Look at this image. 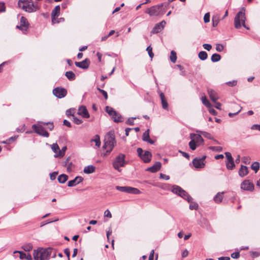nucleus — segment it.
Returning a JSON list of instances; mask_svg holds the SVG:
<instances>
[{
	"label": "nucleus",
	"mask_w": 260,
	"mask_h": 260,
	"mask_svg": "<svg viewBox=\"0 0 260 260\" xmlns=\"http://www.w3.org/2000/svg\"><path fill=\"white\" fill-rule=\"evenodd\" d=\"M168 6V4L163 3L153 6L147 9L145 12L150 16H161L166 13Z\"/></svg>",
	"instance_id": "nucleus-1"
},
{
	"label": "nucleus",
	"mask_w": 260,
	"mask_h": 260,
	"mask_svg": "<svg viewBox=\"0 0 260 260\" xmlns=\"http://www.w3.org/2000/svg\"><path fill=\"white\" fill-rule=\"evenodd\" d=\"M116 141L115 140V136L113 132H109L106 135L104 140V145L103 148L106 150L104 156L109 154L113 150Z\"/></svg>",
	"instance_id": "nucleus-2"
},
{
	"label": "nucleus",
	"mask_w": 260,
	"mask_h": 260,
	"mask_svg": "<svg viewBox=\"0 0 260 260\" xmlns=\"http://www.w3.org/2000/svg\"><path fill=\"white\" fill-rule=\"evenodd\" d=\"M52 248H39L34 250L33 255L35 260H49L52 253Z\"/></svg>",
	"instance_id": "nucleus-3"
},
{
	"label": "nucleus",
	"mask_w": 260,
	"mask_h": 260,
	"mask_svg": "<svg viewBox=\"0 0 260 260\" xmlns=\"http://www.w3.org/2000/svg\"><path fill=\"white\" fill-rule=\"evenodd\" d=\"M245 9L242 8L240 11L237 14L234 19V26L237 29H240L242 26L246 29H249V28L245 24Z\"/></svg>",
	"instance_id": "nucleus-4"
},
{
	"label": "nucleus",
	"mask_w": 260,
	"mask_h": 260,
	"mask_svg": "<svg viewBox=\"0 0 260 260\" xmlns=\"http://www.w3.org/2000/svg\"><path fill=\"white\" fill-rule=\"evenodd\" d=\"M18 5L20 8L28 13L35 12L39 9L37 4H34L32 0H19Z\"/></svg>",
	"instance_id": "nucleus-5"
},
{
	"label": "nucleus",
	"mask_w": 260,
	"mask_h": 260,
	"mask_svg": "<svg viewBox=\"0 0 260 260\" xmlns=\"http://www.w3.org/2000/svg\"><path fill=\"white\" fill-rule=\"evenodd\" d=\"M125 158V155L124 154L120 153L117 155L112 163L114 168L118 171H120V168L124 167L127 163Z\"/></svg>",
	"instance_id": "nucleus-6"
},
{
	"label": "nucleus",
	"mask_w": 260,
	"mask_h": 260,
	"mask_svg": "<svg viewBox=\"0 0 260 260\" xmlns=\"http://www.w3.org/2000/svg\"><path fill=\"white\" fill-rule=\"evenodd\" d=\"M171 191L187 200L188 202H190L192 200V198L184 190L178 185L172 186Z\"/></svg>",
	"instance_id": "nucleus-7"
},
{
	"label": "nucleus",
	"mask_w": 260,
	"mask_h": 260,
	"mask_svg": "<svg viewBox=\"0 0 260 260\" xmlns=\"http://www.w3.org/2000/svg\"><path fill=\"white\" fill-rule=\"evenodd\" d=\"M138 156L145 163L150 161L152 157L151 153L149 151H146L143 153V150L141 148H138L137 150Z\"/></svg>",
	"instance_id": "nucleus-8"
},
{
	"label": "nucleus",
	"mask_w": 260,
	"mask_h": 260,
	"mask_svg": "<svg viewBox=\"0 0 260 260\" xmlns=\"http://www.w3.org/2000/svg\"><path fill=\"white\" fill-rule=\"evenodd\" d=\"M106 112L112 117L116 122H120L123 121L121 115L117 113L114 109L109 106L106 107Z\"/></svg>",
	"instance_id": "nucleus-9"
},
{
	"label": "nucleus",
	"mask_w": 260,
	"mask_h": 260,
	"mask_svg": "<svg viewBox=\"0 0 260 260\" xmlns=\"http://www.w3.org/2000/svg\"><path fill=\"white\" fill-rule=\"evenodd\" d=\"M115 188L117 190L120 191L126 192L128 193L137 194L140 193V191L138 189L130 186H116Z\"/></svg>",
	"instance_id": "nucleus-10"
},
{
	"label": "nucleus",
	"mask_w": 260,
	"mask_h": 260,
	"mask_svg": "<svg viewBox=\"0 0 260 260\" xmlns=\"http://www.w3.org/2000/svg\"><path fill=\"white\" fill-rule=\"evenodd\" d=\"M206 158V155H203L201 157H196L192 160V164L197 169L203 168L205 166V159Z\"/></svg>",
	"instance_id": "nucleus-11"
},
{
	"label": "nucleus",
	"mask_w": 260,
	"mask_h": 260,
	"mask_svg": "<svg viewBox=\"0 0 260 260\" xmlns=\"http://www.w3.org/2000/svg\"><path fill=\"white\" fill-rule=\"evenodd\" d=\"M33 130L38 134L44 137H48L49 134L45 129L42 125L34 124L32 126Z\"/></svg>",
	"instance_id": "nucleus-12"
},
{
	"label": "nucleus",
	"mask_w": 260,
	"mask_h": 260,
	"mask_svg": "<svg viewBox=\"0 0 260 260\" xmlns=\"http://www.w3.org/2000/svg\"><path fill=\"white\" fill-rule=\"evenodd\" d=\"M53 93L57 98L61 99L67 95V91L63 88L56 87L53 89Z\"/></svg>",
	"instance_id": "nucleus-13"
},
{
	"label": "nucleus",
	"mask_w": 260,
	"mask_h": 260,
	"mask_svg": "<svg viewBox=\"0 0 260 260\" xmlns=\"http://www.w3.org/2000/svg\"><path fill=\"white\" fill-rule=\"evenodd\" d=\"M28 22L26 18L22 16L20 20V25L17 27L20 29L23 33H25L28 28Z\"/></svg>",
	"instance_id": "nucleus-14"
},
{
	"label": "nucleus",
	"mask_w": 260,
	"mask_h": 260,
	"mask_svg": "<svg viewBox=\"0 0 260 260\" xmlns=\"http://www.w3.org/2000/svg\"><path fill=\"white\" fill-rule=\"evenodd\" d=\"M254 185L248 180L243 181L241 184V188L244 190L252 191L254 189Z\"/></svg>",
	"instance_id": "nucleus-15"
},
{
	"label": "nucleus",
	"mask_w": 260,
	"mask_h": 260,
	"mask_svg": "<svg viewBox=\"0 0 260 260\" xmlns=\"http://www.w3.org/2000/svg\"><path fill=\"white\" fill-rule=\"evenodd\" d=\"M60 7L59 5L55 6L51 12L52 22L53 23H58L59 21L57 20L56 17H58L60 14Z\"/></svg>",
	"instance_id": "nucleus-16"
},
{
	"label": "nucleus",
	"mask_w": 260,
	"mask_h": 260,
	"mask_svg": "<svg viewBox=\"0 0 260 260\" xmlns=\"http://www.w3.org/2000/svg\"><path fill=\"white\" fill-rule=\"evenodd\" d=\"M166 24V21L162 20L160 22L155 24L151 30V33L154 34L159 32L164 28Z\"/></svg>",
	"instance_id": "nucleus-17"
},
{
	"label": "nucleus",
	"mask_w": 260,
	"mask_h": 260,
	"mask_svg": "<svg viewBox=\"0 0 260 260\" xmlns=\"http://www.w3.org/2000/svg\"><path fill=\"white\" fill-rule=\"evenodd\" d=\"M77 114L85 118H88L90 117V115L84 106H81L79 107Z\"/></svg>",
	"instance_id": "nucleus-18"
},
{
	"label": "nucleus",
	"mask_w": 260,
	"mask_h": 260,
	"mask_svg": "<svg viewBox=\"0 0 260 260\" xmlns=\"http://www.w3.org/2000/svg\"><path fill=\"white\" fill-rule=\"evenodd\" d=\"M76 66L78 68L83 69H87L88 68L90 64V60L88 58H86L82 61L75 62Z\"/></svg>",
	"instance_id": "nucleus-19"
},
{
	"label": "nucleus",
	"mask_w": 260,
	"mask_h": 260,
	"mask_svg": "<svg viewBox=\"0 0 260 260\" xmlns=\"http://www.w3.org/2000/svg\"><path fill=\"white\" fill-rule=\"evenodd\" d=\"M161 167V164L159 161L156 162L153 166L148 168L147 171H148L151 173H155L159 170Z\"/></svg>",
	"instance_id": "nucleus-20"
},
{
	"label": "nucleus",
	"mask_w": 260,
	"mask_h": 260,
	"mask_svg": "<svg viewBox=\"0 0 260 260\" xmlns=\"http://www.w3.org/2000/svg\"><path fill=\"white\" fill-rule=\"evenodd\" d=\"M142 140L147 142L151 144H153L154 143V141L151 140L149 137V129H148L146 131H145L143 134L142 137Z\"/></svg>",
	"instance_id": "nucleus-21"
},
{
	"label": "nucleus",
	"mask_w": 260,
	"mask_h": 260,
	"mask_svg": "<svg viewBox=\"0 0 260 260\" xmlns=\"http://www.w3.org/2000/svg\"><path fill=\"white\" fill-rule=\"evenodd\" d=\"M19 253L20 254L19 258L21 259H26L27 260H32V257L30 254L25 253L20 251H15L14 253Z\"/></svg>",
	"instance_id": "nucleus-22"
},
{
	"label": "nucleus",
	"mask_w": 260,
	"mask_h": 260,
	"mask_svg": "<svg viewBox=\"0 0 260 260\" xmlns=\"http://www.w3.org/2000/svg\"><path fill=\"white\" fill-rule=\"evenodd\" d=\"M208 92L210 99L213 102L215 103V102L218 99L217 93L214 90L210 89L208 90Z\"/></svg>",
	"instance_id": "nucleus-23"
},
{
	"label": "nucleus",
	"mask_w": 260,
	"mask_h": 260,
	"mask_svg": "<svg viewBox=\"0 0 260 260\" xmlns=\"http://www.w3.org/2000/svg\"><path fill=\"white\" fill-rule=\"evenodd\" d=\"M190 137L191 139L194 140L197 143L201 144L204 142V140L200 135L191 134Z\"/></svg>",
	"instance_id": "nucleus-24"
},
{
	"label": "nucleus",
	"mask_w": 260,
	"mask_h": 260,
	"mask_svg": "<svg viewBox=\"0 0 260 260\" xmlns=\"http://www.w3.org/2000/svg\"><path fill=\"white\" fill-rule=\"evenodd\" d=\"M248 173V169L246 166L241 165V168L239 170V175L243 177Z\"/></svg>",
	"instance_id": "nucleus-25"
},
{
	"label": "nucleus",
	"mask_w": 260,
	"mask_h": 260,
	"mask_svg": "<svg viewBox=\"0 0 260 260\" xmlns=\"http://www.w3.org/2000/svg\"><path fill=\"white\" fill-rule=\"evenodd\" d=\"M70 157H68L64 162V166L67 168L68 172H71L73 169V163L70 161Z\"/></svg>",
	"instance_id": "nucleus-26"
},
{
	"label": "nucleus",
	"mask_w": 260,
	"mask_h": 260,
	"mask_svg": "<svg viewBox=\"0 0 260 260\" xmlns=\"http://www.w3.org/2000/svg\"><path fill=\"white\" fill-rule=\"evenodd\" d=\"M159 96L161 99V102L162 107L163 109H166V110L168 109V104L167 101L166 99L165 94L162 92H160Z\"/></svg>",
	"instance_id": "nucleus-27"
},
{
	"label": "nucleus",
	"mask_w": 260,
	"mask_h": 260,
	"mask_svg": "<svg viewBox=\"0 0 260 260\" xmlns=\"http://www.w3.org/2000/svg\"><path fill=\"white\" fill-rule=\"evenodd\" d=\"M95 170V168L92 165L86 166L83 170L84 173L89 174L93 173Z\"/></svg>",
	"instance_id": "nucleus-28"
},
{
	"label": "nucleus",
	"mask_w": 260,
	"mask_h": 260,
	"mask_svg": "<svg viewBox=\"0 0 260 260\" xmlns=\"http://www.w3.org/2000/svg\"><path fill=\"white\" fill-rule=\"evenodd\" d=\"M66 150H67V147L66 146L63 147L61 150L59 149L58 153L54 154V157L55 158L63 157L65 154V152H66Z\"/></svg>",
	"instance_id": "nucleus-29"
},
{
	"label": "nucleus",
	"mask_w": 260,
	"mask_h": 260,
	"mask_svg": "<svg viewBox=\"0 0 260 260\" xmlns=\"http://www.w3.org/2000/svg\"><path fill=\"white\" fill-rule=\"evenodd\" d=\"M91 142H94L95 143V146L99 148L101 146V142L100 136L98 135L94 136V138L90 141Z\"/></svg>",
	"instance_id": "nucleus-30"
},
{
	"label": "nucleus",
	"mask_w": 260,
	"mask_h": 260,
	"mask_svg": "<svg viewBox=\"0 0 260 260\" xmlns=\"http://www.w3.org/2000/svg\"><path fill=\"white\" fill-rule=\"evenodd\" d=\"M226 167L227 169L232 170L235 168V165L234 163V159L232 160H226L225 162Z\"/></svg>",
	"instance_id": "nucleus-31"
},
{
	"label": "nucleus",
	"mask_w": 260,
	"mask_h": 260,
	"mask_svg": "<svg viewBox=\"0 0 260 260\" xmlns=\"http://www.w3.org/2000/svg\"><path fill=\"white\" fill-rule=\"evenodd\" d=\"M224 192H218L216 194V195L214 198V201L217 203H220L223 199V193Z\"/></svg>",
	"instance_id": "nucleus-32"
},
{
	"label": "nucleus",
	"mask_w": 260,
	"mask_h": 260,
	"mask_svg": "<svg viewBox=\"0 0 260 260\" xmlns=\"http://www.w3.org/2000/svg\"><path fill=\"white\" fill-rule=\"evenodd\" d=\"M67 78L70 81H73L75 79L76 76L72 71H68L65 74Z\"/></svg>",
	"instance_id": "nucleus-33"
},
{
	"label": "nucleus",
	"mask_w": 260,
	"mask_h": 260,
	"mask_svg": "<svg viewBox=\"0 0 260 260\" xmlns=\"http://www.w3.org/2000/svg\"><path fill=\"white\" fill-rule=\"evenodd\" d=\"M68 177L66 174H61L58 177V181L60 183H64L68 180Z\"/></svg>",
	"instance_id": "nucleus-34"
},
{
	"label": "nucleus",
	"mask_w": 260,
	"mask_h": 260,
	"mask_svg": "<svg viewBox=\"0 0 260 260\" xmlns=\"http://www.w3.org/2000/svg\"><path fill=\"white\" fill-rule=\"evenodd\" d=\"M198 56L202 60H205L207 58L208 54L206 52L202 51L199 53Z\"/></svg>",
	"instance_id": "nucleus-35"
},
{
	"label": "nucleus",
	"mask_w": 260,
	"mask_h": 260,
	"mask_svg": "<svg viewBox=\"0 0 260 260\" xmlns=\"http://www.w3.org/2000/svg\"><path fill=\"white\" fill-rule=\"evenodd\" d=\"M221 59V56L219 54L217 53L213 54L211 58V61L213 62H217Z\"/></svg>",
	"instance_id": "nucleus-36"
},
{
	"label": "nucleus",
	"mask_w": 260,
	"mask_h": 260,
	"mask_svg": "<svg viewBox=\"0 0 260 260\" xmlns=\"http://www.w3.org/2000/svg\"><path fill=\"white\" fill-rule=\"evenodd\" d=\"M22 248L25 251H30L32 249V245L30 243H26L24 244Z\"/></svg>",
	"instance_id": "nucleus-37"
},
{
	"label": "nucleus",
	"mask_w": 260,
	"mask_h": 260,
	"mask_svg": "<svg viewBox=\"0 0 260 260\" xmlns=\"http://www.w3.org/2000/svg\"><path fill=\"white\" fill-rule=\"evenodd\" d=\"M212 20L213 26L216 27L219 22V17L218 16H214L212 17Z\"/></svg>",
	"instance_id": "nucleus-38"
},
{
	"label": "nucleus",
	"mask_w": 260,
	"mask_h": 260,
	"mask_svg": "<svg viewBox=\"0 0 260 260\" xmlns=\"http://www.w3.org/2000/svg\"><path fill=\"white\" fill-rule=\"evenodd\" d=\"M202 101L203 104L207 108H210L212 107L211 104L205 96L202 98Z\"/></svg>",
	"instance_id": "nucleus-39"
},
{
	"label": "nucleus",
	"mask_w": 260,
	"mask_h": 260,
	"mask_svg": "<svg viewBox=\"0 0 260 260\" xmlns=\"http://www.w3.org/2000/svg\"><path fill=\"white\" fill-rule=\"evenodd\" d=\"M251 169L256 173L259 168V164L257 161L254 162L251 166Z\"/></svg>",
	"instance_id": "nucleus-40"
},
{
	"label": "nucleus",
	"mask_w": 260,
	"mask_h": 260,
	"mask_svg": "<svg viewBox=\"0 0 260 260\" xmlns=\"http://www.w3.org/2000/svg\"><path fill=\"white\" fill-rule=\"evenodd\" d=\"M51 148L52 151L55 153H58L59 148L57 143H53L51 145Z\"/></svg>",
	"instance_id": "nucleus-41"
},
{
	"label": "nucleus",
	"mask_w": 260,
	"mask_h": 260,
	"mask_svg": "<svg viewBox=\"0 0 260 260\" xmlns=\"http://www.w3.org/2000/svg\"><path fill=\"white\" fill-rule=\"evenodd\" d=\"M170 60L173 63H175L177 59L176 53L174 51H172L170 54Z\"/></svg>",
	"instance_id": "nucleus-42"
},
{
	"label": "nucleus",
	"mask_w": 260,
	"mask_h": 260,
	"mask_svg": "<svg viewBox=\"0 0 260 260\" xmlns=\"http://www.w3.org/2000/svg\"><path fill=\"white\" fill-rule=\"evenodd\" d=\"M197 132L201 133L204 137L209 139H212L213 137L211 135L206 132L198 131Z\"/></svg>",
	"instance_id": "nucleus-43"
},
{
	"label": "nucleus",
	"mask_w": 260,
	"mask_h": 260,
	"mask_svg": "<svg viewBox=\"0 0 260 260\" xmlns=\"http://www.w3.org/2000/svg\"><path fill=\"white\" fill-rule=\"evenodd\" d=\"M196 143H197L194 141V140H192V139L189 142V146L191 150H194L196 149V147H197Z\"/></svg>",
	"instance_id": "nucleus-44"
},
{
	"label": "nucleus",
	"mask_w": 260,
	"mask_h": 260,
	"mask_svg": "<svg viewBox=\"0 0 260 260\" xmlns=\"http://www.w3.org/2000/svg\"><path fill=\"white\" fill-rule=\"evenodd\" d=\"M209 148L216 152H221L222 150V148L220 146H210Z\"/></svg>",
	"instance_id": "nucleus-45"
},
{
	"label": "nucleus",
	"mask_w": 260,
	"mask_h": 260,
	"mask_svg": "<svg viewBox=\"0 0 260 260\" xmlns=\"http://www.w3.org/2000/svg\"><path fill=\"white\" fill-rule=\"evenodd\" d=\"M234 106L237 107L238 108V111L236 112H235V113H229V116L230 117H232L234 116V115H236L238 114L241 111V110L242 109V108L241 107L239 106L238 105L235 104Z\"/></svg>",
	"instance_id": "nucleus-46"
},
{
	"label": "nucleus",
	"mask_w": 260,
	"mask_h": 260,
	"mask_svg": "<svg viewBox=\"0 0 260 260\" xmlns=\"http://www.w3.org/2000/svg\"><path fill=\"white\" fill-rule=\"evenodd\" d=\"M189 203H190V205H189L190 209H191V210L195 209L196 210L198 208V204L195 202H192V200H191V201Z\"/></svg>",
	"instance_id": "nucleus-47"
},
{
	"label": "nucleus",
	"mask_w": 260,
	"mask_h": 260,
	"mask_svg": "<svg viewBox=\"0 0 260 260\" xmlns=\"http://www.w3.org/2000/svg\"><path fill=\"white\" fill-rule=\"evenodd\" d=\"M137 117H131L129 118L126 121V123L128 125H134V119H137Z\"/></svg>",
	"instance_id": "nucleus-48"
},
{
	"label": "nucleus",
	"mask_w": 260,
	"mask_h": 260,
	"mask_svg": "<svg viewBox=\"0 0 260 260\" xmlns=\"http://www.w3.org/2000/svg\"><path fill=\"white\" fill-rule=\"evenodd\" d=\"M77 184H78L77 182V181L74 178L73 180H70L68 183V186L69 187H73L76 186Z\"/></svg>",
	"instance_id": "nucleus-49"
},
{
	"label": "nucleus",
	"mask_w": 260,
	"mask_h": 260,
	"mask_svg": "<svg viewBox=\"0 0 260 260\" xmlns=\"http://www.w3.org/2000/svg\"><path fill=\"white\" fill-rule=\"evenodd\" d=\"M73 121L76 124H80L83 122V121L82 119L78 118L76 117H75V116H73Z\"/></svg>",
	"instance_id": "nucleus-50"
},
{
	"label": "nucleus",
	"mask_w": 260,
	"mask_h": 260,
	"mask_svg": "<svg viewBox=\"0 0 260 260\" xmlns=\"http://www.w3.org/2000/svg\"><path fill=\"white\" fill-rule=\"evenodd\" d=\"M146 50L148 51L150 57L152 58L154 56V54L152 52V48L149 46L147 48Z\"/></svg>",
	"instance_id": "nucleus-51"
},
{
	"label": "nucleus",
	"mask_w": 260,
	"mask_h": 260,
	"mask_svg": "<svg viewBox=\"0 0 260 260\" xmlns=\"http://www.w3.org/2000/svg\"><path fill=\"white\" fill-rule=\"evenodd\" d=\"M97 89L103 94L105 100L108 99V94L106 91L100 88L99 87H97Z\"/></svg>",
	"instance_id": "nucleus-52"
},
{
	"label": "nucleus",
	"mask_w": 260,
	"mask_h": 260,
	"mask_svg": "<svg viewBox=\"0 0 260 260\" xmlns=\"http://www.w3.org/2000/svg\"><path fill=\"white\" fill-rule=\"evenodd\" d=\"M224 47L220 44H216V50L218 52H221L223 50Z\"/></svg>",
	"instance_id": "nucleus-53"
},
{
	"label": "nucleus",
	"mask_w": 260,
	"mask_h": 260,
	"mask_svg": "<svg viewBox=\"0 0 260 260\" xmlns=\"http://www.w3.org/2000/svg\"><path fill=\"white\" fill-rule=\"evenodd\" d=\"M204 21L205 23H208L210 21V13H207L204 16Z\"/></svg>",
	"instance_id": "nucleus-54"
},
{
	"label": "nucleus",
	"mask_w": 260,
	"mask_h": 260,
	"mask_svg": "<svg viewBox=\"0 0 260 260\" xmlns=\"http://www.w3.org/2000/svg\"><path fill=\"white\" fill-rule=\"evenodd\" d=\"M237 80H233L232 81H229L226 83V84L231 87L235 86L237 85Z\"/></svg>",
	"instance_id": "nucleus-55"
},
{
	"label": "nucleus",
	"mask_w": 260,
	"mask_h": 260,
	"mask_svg": "<svg viewBox=\"0 0 260 260\" xmlns=\"http://www.w3.org/2000/svg\"><path fill=\"white\" fill-rule=\"evenodd\" d=\"M225 155L226 157V160H232L234 159L230 152H225Z\"/></svg>",
	"instance_id": "nucleus-56"
},
{
	"label": "nucleus",
	"mask_w": 260,
	"mask_h": 260,
	"mask_svg": "<svg viewBox=\"0 0 260 260\" xmlns=\"http://www.w3.org/2000/svg\"><path fill=\"white\" fill-rule=\"evenodd\" d=\"M74 110L73 109H70L67 110V111H66V115L68 116H72L73 117V116H74Z\"/></svg>",
	"instance_id": "nucleus-57"
},
{
	"label": "nucleus",
	"mask_w": 260,
	"mask_h": 260,
	"mask_svg": "<svg viewBox=\"0 0 260 260\" xmlns=\"http://www.w3.org/2000/svg\"><path fill=\"white\" fill-rule=\"evenodd\" d=\"M251 129L253 130L255 129L260 131V124H253V125L251 126Z\"/></svg>",
	"instance_id": "nucleus-58"
},
{
	"label": "nucleus",
	"mask_w": 260,
	"mask_h": 260,
	"mask_svg": "<svg viewBox=\"0 0 260 260\" xmlns=\"http://www.w3.org/2000/svg\"><path fill=\"white\" fill-rule=\"evenodd\" d=\"M204 48L208 51H210L212 48V46L210 44H204L203 45Z\"/></svg>",
	"instance_id": "nucleus-59"
},
{
	"label": "nucleus",
	"mask_w": 260,
	"mask_h": 260,
	"mask_svg": "<svg viewBox=\"0 0 260 260\" xmlns=\"http://www.w3.org/2000/svg\"><path fill=\"white\" fill-rule=\"evenodd\" d=\"M240 256V253L239 252H235L231 254V257L233 258H238Z\"/></svg>",
	"instance_id": "nucleus-60"
},
{
	"label": "nucleus",
	"mask_w": 260,
	"mask_h": 260,
	"mask_svg": "<svg viewBox=\"0 0 260 260\" xmlns=\"http://www.w3.org/2000/svg\"><path fill=\"white\" fill-rule=\"evenodd\" d=\"M104 216L105 217H109V218H111L112 217V214L110 212V211L109 210H106L105 212H104Z\"/></svg>",
	"instance_id": "nucleus-61"
},
{
	"label": "nucleus",
	"mask_w": 260,
	"mask_h": 260,
	"mask_svg": "<svg viewBox=\"0 0 260 260\" xmlns=\"http://www.w3.org/2000/svg\"><path fill=\"white\" fill-rule=\"evenodd\" d=\"M6 11V7L4 3H0V12H4Z\"/></svg>",
	"instance_id": "nucleus-62"
},
{
	"label": "nucleus",
	"mask_w": 260,
	"mask_h": 260,
	"mask_svg": "<svg viewBox=\"0 0 260 260\" xmlns=\"http://www.w3.org/2000/svg\"><path fill=\"white\" fill-rule=\"evenodd\" d=\"M160 178L166 180H168L170 179V177L169 176L162 173L160 174Z\"/></svg>",
	"instance_id": "nucleus-63"
},
{
	"label": "nucleus",
	"mask_w": 260,
	"mask_h": 260,
	"mask_svg": "<svg viewBox=\"0 0 260 260\" xmlns=\"http://www.w3.org/2000/svg\"><path fill=\"white\" fill-rule=\"evenodd\" d=\"M209 112L210 113L212 114L213 115H216L217 114V112L211 107L210 108H209Z\"/></svg>",
	"instance_id": "nucleus-64"
}]
</instances>
